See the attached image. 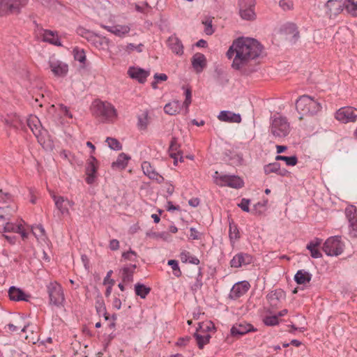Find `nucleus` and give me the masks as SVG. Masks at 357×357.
Returning a JSON list of instances; mask_svg holds the SVG:
<instances>
[{
	"instance_id": "0eeeda50",
	"label": "nucleus",
	"mask_w": 357,
	"mask_h": 357,
	"mask_svg": "<svg viewBox=\"0 0 357 357\" xmlns=\"http://www.w3.org/2000/svg\"><path fill=\"white\" fill-rule=\"evenodd\" d=\"M27 125L38 139V142L40 144L45 143L44 136L46 135L47 131L42 128L40 120L36 116H30L27 119Z\"/></svg>"
},
{
	"instance_id": "a211bd4d",
	"label": "nucleus",
	"mask_w": 357,
	"mask_h": 357,
	"mask_svg": "<svg viewBox=\"0 0 357 357\" xmlns=\"http://www.w3.org/2000/svg\"><path fill=\"white\" fill-rule=\"evenodd\" d=\"M38 34L43 41L58 47L62 46L56 32L48 29H38Z\"/></svg>"
},
{
	"instance_id": "5fc2aeb1",
	"label": "nucleus",
	"mask_w": 357,
	"mask_h": 357,
	"mask_svg": "<svg viewBox=\"0 0 357 357\" xmlns=\"http://www.w3.org/2000/svg\"><path fill=\"white\" fill-rule=\"evenodd\" d=\"M73 52L75 59L82 63H84L86 61V55L84 51L83 50L75 48Z\"/></svg>"
},
{
	"instance_id": "4c0bfd02",
	"label": "nucleus",
	"mask_w": 357,
	"mask_h": 357,
	"mask_svg": "<svg viewBox=\"0 0 357 357\" xmlns=\"http://www.w3.org/2000/svg\"><path fill=\"white\" fill-rule=\"evenodd\" d=\"M20 230V225H16L8 220L3 221L0 223V231L16 233Z\"/></svg>"
},
{
	"instance_id": "6ab92c4d",
	"label": "nucleus",
	"mask_w": 357,
	"mask_h": 357,
	"mask_svg": "<svg viewBox=\"0 0 357 357\" xmlns=\"http://www.w3.org/2000/svg\"><path fill=\"white\" fill-rule=\"evenodd\" d=\"M142 169L144 174L149 176V178L155 180L158 183L164 181V178L155 170L149 162H143Z\"/></svg>"
},
{
	"instance_id": "c9c22d12",
	"label": "nucleus",
	"mask_w": 357,
	"mask_h": 357,
	"mask_svg": "<svg viewBox=\"0 0 357 357\" xmlns=\"http://www.w3.org/2000/svg\"><path fill=\"white\" fill-rule=\"evenodd\" d=\"M194 337L197 341V344L199 349H202L205 344L209 342L211 335L207 333H201L199 330H197L194 334Z\"/></svg>"
},
{
	"instance_id": "393cba45",
	"label": "nucleus",
	"mask_w": 357,
	"mask_h": 357,
	"mask_svg": "<svg viewBox=\"0 0 357 357\" xmlns=\"http://www.w3.org/2000/svg\"><path fill=\"white\" fill-rule=\"evenodd\" d=\"M286 297L285 292L282 289H277L271 291L266 296L268 301L271 305L276 306L280 302L284 300Z\"/></svg>"
},
{
	"instance_id": "e433bc0d",
	"label": "nucleus",
	"mask_w": 357,
	"mask_h": 357,
	"mask_svg": "<svg viewBox=\"0 0 357 357\" xmlns=\"http://www.w3.org/2000/svg\"><path fill=\"white\" fill-rule=\"evenodd\" d=\"M130 158L128 155L124 153H121L119 155L116 160L112 162V166L113 168L116 167L118 169H123L127 166Z\"/></svg>"
},
{
	"instance_id": "c03bdc74",
	"label": "nucleus",
	"mask_w": 357,
	"mask_h": 357,
	"mask_svg": "<svg viewBox=\"0 0 357 357\" xmlns=\"http://www.w3.org/2000/svg\"><path fill=\"white\" fill-rule=\"evenodd\" d=\"M179 147V145L177 142V139L176 137H172V140H171V142H170V146H169V151H170V156L171 158H174V164H176L177 162V155H179L180 153L178 152V153H174V151H176L178 150Z\"/></svg>"
},
{
	"instance_id": "de8ad7c7",
	"label": "nucleus",
	"mask_w": 357,
	"mask_h": 357,
	"mask_svg": "<svg viewBox=\"0 0 357 357\" xmlns=\"http://www.w3.org/2000/svg\"><path fill=\"white\" fill-rule=\"evenodd\" d=\"M185 99L182 105L185 107V114H186L189 112V106L192 102V92L190 89L186 88L185 89Z\"/></svg>"
},
{
	"instance_id": "0e129e2a",
	"label": "nucleus",
	"mask_w": 357,
	"mask_h": 357,
	"mask_svg": "<svg viewBox=\"0 0 357 357\" xmlns=\"http://www.w3.org/2000/svg\"><path fill=\"white\" fill-rule=\"evenodd\" d=\"M190 238L192 240H199L201 238V233L199 232L195 228L191 227L190 229Z\"/></svg>"
},
{
	"instance_id": "72a5a7b5",
	"label": "nucleus",
	"mask_w": 357,
	"mask_h": 357,
	"mask_svg": "<svg viewBox=\"0 0 357 357\" xmlns=\"http://www.w3.org/2000/svg\"><path fill=\"white\" fill-rule=\"evenodd\" d=\"M95 307L98 315L104 316L106 320L109 319L105 304L101 295H98L96 299Z\"/></svg>"
},
{
	"instance_id": "58836bf2",
	"label": "nucleus",
	"mask_w": 357,
	"mask_h": 357,
	"mask_svg": "<svg viewBox=\"0 0 357 357\" xmlns=\"http://www.w3.org/2000/svg\"><path fill=\"white\" fill-rule=\"evenodd\" d=\"M135 291L137 296H139L141 298H145L150 293L151 288L143 284L137 283L135 284Z\"/></svg>"
},
{
	"instance_id": "e2e57ef3",
	"label": "nucleus",
	"mask_w": 357,
	"mask_h": 357,
	"mask_svg": "<svg viewBox=\"0 0 357 357\" xmlns=\"http://www.w3.org/2000/svg\"><path fill=\"white\" fill-rule=\"evenodd\" d=\"M250 202V199L243 198L241 199V202L239 204H238V206L240 207L243 211L249 212L250 211V208H249Z\"/></svg>"
},
{
	"instance_id": "8fccbe9b",
	"label": "nucleus",
	"mask_w": 357,
	"mask_h": 357,
	"mask_svg": "<svg viewBox=\"0 0 357 357\" xmlns=\"http://www.w3.org/2000/svg\"><path fill=\"white\" fill-rule=\"evenodd\" d=\"M167 264L172 267L173 273L176 277L179 278L181 275V271L178 266V261L170 259L168 261Z\"/></svg>"
},
{
	"instance_id": "49530a36",
	"label": "nucleus",
	"mask_w": 357,
	"mask_h": 357,
	"mask_svg": "<svg viewBox=\"0 0 357 357\" xmlns=\"http://www.w3.org/2000/svg\"><path fill=\"white\" fill-rule=\"evenodd\" d=\"M280 164L277 162L266 165L264 167V173L267 175L271 173L278 174V172L280 171Z\"/></svg>"
},
{
	"instance_id": "473e14b6",
	"label": "nucleus",
	"mask_w": 357,
	"mask_h": 357,
	"mask_svg": "<svg viewBox=\"0 0 357 357\" xmlns=\"http://www.w3.org/2000/svg\"><path fill=\"white\" fill-rule=\"evenodd\" d=\"M321 241L319 238H316L314 241H310L307 245V249L310 250L311 257L312 258L318 259L321 257L322 255L320 251L317 249L321 244Z\"/></svg>"
},
{
	"instance_id": "bb28decb",
	"label": "nucleus",
	"mask_w": 357,
	"mask_h": 357,
	"mask_svg": "<svg viewBox=\"0 0 357 357\" xmlns=\"http://www.w3.org/2000/svg\"><path fill=\"white\" fill-rule=\"evenodd\" d=\"M168 46L171 50L177 55L183 54V45L181 40L175 36H172L168 38Z\"/></svg>"
},
{
	"instance_id": "f704fd0d",
	"label": "nucleus",
	"mask_w": 357,
	"mask_h": 357,
	"mask_svg": "<svg viewBox=\"0 0 357 357\" xmlns=\"http://www.w3.org/2000/svg\"><path fill=\"white\" fill-rule=\"evenodd\" d=\"M344 10L352 17H357V0H344Z\"/></svg>"
},
{
	"instance_id": "774afa93",
	"label": "nucleus",
	"mask_w": 357,
	"mask_h": 357,
	"mask_svg": "<svg viewBox=\"0 0 357 357\" xmlns=\"http://www.w3.org/2000/svg\"><path fill=\"white\" fill-rule=\"evenodd\" d=\"M190 337L188 336L180 337L178 340L176 344L178 346H185L188 344V342L190 341Z\"/></svg>"
},
{
	"instance_id": "7ed1b4c3",
	"label": "nucleus",
	"mask_w": 357,
	"mask_h": 357,
	"mask_svg": "<svg viewBox=\"0 0 357 357\" xmlns=\"http://www.w3.org/2000/svg\"><path fill=\"white\" fill-rule=\"evenodd\" d=\"M93 112L102 121H112L116 117V110L109 102L96 100L93 103Z\"/></svg>"
},
{
	"instance_id": "f8f14e48",
	"label": "nucleus",
	"mask_w": 357,
	"mask_h": 357,
	"mask_svg": "<svg viewBox=\"0 0 357 357\" xmlns=\"http://www.w3.org/2000/svg\"><path fill=\"white\" fill-rule=\"evenodd\" d=\"M325 8L326 15L329 18H335L344 10L342 0H328Z\"/></svg>"
},
{
	"instance_id": "7c9ffc66",
	"label": "nucleus",
	"mask_w": 357,
	"mask_h": 357,
	"mask_svg": "<svg viewBox=\"0 0 357 357\" xmlns=\"http://www.w3.org/2000/svg\"><path fill=\"white\" fill-rule=\"evenodd\" d=\"M312 274L308 271L301 269L298 270L294 275V280L298 284H305L312 279Z\"/></svg>"
},
{
	"instance_id": "864d4df0",
	"label": "nucleus",
	"mask_w": 357,
	"mask_h": 357,
	"mask_svg": "<svg viewBox=\"0 0 357 357\" xmlns=\"http://www.w3.org/2000/svg\"><path fill=\"white\" fill-rule=\"evenodd\" d=\"M10 14L9 0H0V15Z\"/></svg>"
},
{
	"instance_id": "4d7b16f0",
	"label": "nucleus",
	"mask_w": 357,
	"mask_h": 357,
	"mask_svg": "<svg viewBox=\"0 0 357 357\" xmlns=\"http://www.w3.org/2000/svg\"><path fill=\"white\" fill-rule=\"evenodd\" d=\"M202 23L204 25V33L208 36L212 35L214 33V29L212 26V20L208 18L203 21Z\"/></svg>"
},
{
	"instance_id": "b1692460",
	"label": "nucleus",
	"mask_w": 357,
	"mask_h": 357,
	"mask_svg": "<svg viewBox=\"0 0 357 357\" xmlns=\"http://www.w3.org/2000/svg\"><path fill=\"white\" fill-rule=\"evenodd\" d=\"M101 26L106 29L107 31L114 34L119 37H123L128 34L130 31V27L128 25L116 24L114 26L101 25Z\"/></svg>"
},
{
	"instance_id": "423d86ee",
	"label": "nucleus",
	"mask_w": 357,
	"mask_h": 357,
	"mask_svg": "<svg viewBox=\"0 0 357 357\" xmlns=\"http://www.w3.org/2000/svg\"><path fill=\"white\" fill-rule=\"evenodd\" d=\"M324 252L328 256L340 255L344 250V244L341 237L335 236L328 238L322 248Z\"/></svg>"
},
{
	"instance_id": "9d476101",
	"label": "nucleus",
	"mask_w": 357,
	"mask_h": 357,
	"mask_svg": "<svg viewBox=\"0 0 357 357\" xmlns=\"http://www.w3.org/2000/svg\"><path fill=\"white\" fill-rule=\"evenodd\" d=\"M215 183L221 186H229L234 188H241L243 186V180L234 175H222L216 177Z\"/></svg>"
},
{
	"instance_id": "09e8293b",
	"label": "nucleus",
	"mask_w": 357,
	"mask_h": 357,
	"mask_svg": "<svg viewBox=\"0 0 357 357\" xmlns=\"http://www.w3.org/2000/svg\"><path fill=\"white\" fill-rule=\"evenodd\" d=\"M106 142H107L108 146L111 149L119 151L122 149L121 143L115 138L107 137Z\"/></svg>"
},
{
	"instance_id": "69168bd1",
	"label": "nucleus",
	"mask_w": 357,
	"mask_h": 357,
	"mask_svg": "<svg viewBox=\"0 0 357 357\" xmlns=\"http://www.w3.org/2000/svg\"><path fill=\"white\" fill-rule=\"evenodd\" d=\"M190 253L186 250H183L180 254V259L183 263H187L190 259Z\"/></svg>"
},
{
	"instance_id": "1a4fd4ad",
	"label": "nucleus",
	"mask_w": 357,
	"mask_h": 357,
	"mask_svg": "<svg viewBox=\"0 0 357 357\" xmlns=\"http://www.w3.org/2000/svg\"><path fill=\"white\" fill-rule=\"evenodd\" d=\"M255 0H239V14L243 20H252L256 15L254 11Z\"/></svg>"
},
{
	"instance_id": "c756f323",
	"label": "nucleus",
	"mask_w": 357,
	"mask_h": 357,
	"mask_svg": "<svg viewBox=\"0 0 357 357\" xmlns=\"http://www.w3.org/2000/svg\"><path fill=\"white\" fill-rule=\"evenodd\" d=\"M183 107L181 101L173 100L165 105L164 111L167 114L175 115L181 112Z\"/></svg>"
},
{
	"instance_id": "9b49d317",
	"label": "nucleus",
	"mask_w": 357,
	"mask_h": 357,
	"mask_svg": "<svg viewBox=\"0 0 357 357\" xmlns=\"http://www.w3.org/2000/svg\"><path fill=\"white\" fill-rule=\"evenodd\" d=\"M345 213L349 222V234L352 238H357V208H347Z\"/></svg>"
},
{
	"instance_id": "13d9d810",
	"label": "nucleus",
	"mask_w": 357,
	"mask_h": 357,
	"mask_svg": "<svg viewBox=\"0 0 357 357\" xmlns=\"http://www.w3.org/2000/svg\"><path fill=\"white\" fill-rule=\"evenodd\" d=\"M137 257V254L130 249L128 252H124L122 253V258L125 260H129L132 261H136Z\"/></svg>"
},
{
	"instance_id": "6e6552de",
	"label": "nucleus",
	"mask_w": 357,
	"mask_h": 357,
	"mask_svg": "<svg viewBox=\"0 0 357 357\" xmlns=\"http://www.w3.org/2000/svg\"><path fill=\"white\" fill-rule=\"evenodd\" d=\"M335 119L343 123L355 122L357 119V109L353 107H343L335 112Z\"/></svg>"
},
{
	"instance_id": "a878e982",
	"label": "nucleus",
	"mask_w": 357,
	"mask_h": 357,
	"mask_svg": "<svg viewBox=\"0 0 357 357\" xmlns=\"http://www.w3.org/2000/svg\"><path fill=\"white\" fill-rule=\"evenodd\" d=\"M192 66L197 73H201L206 66L205 56L202 53H196L192 58Z\"/></svg>"
},
{
	"instance_id": "cd10ccee",
	"label": "nucleus",
	"mask_w": 357,
	"mask_h": 357,
	"mask_svg": "<svg viewBox=\"0 0 357 357\" xmlns=\"http://www.w3.org/2000/svg\"><path fill=\"white\" fill-rule=\"evenodd\" d=\"M136 264H128L120 270L121 278L123 282H131L133 280V274L136 269Z\"/></svg>"
},
{
	"instance_id": "37998d69",
	"label": "nucleus",
	"mask_w": 357,
	"mask_h": 357,
	"mask_svg": "<svg viewBox=\"0 0 357 357\" xmlns=\"http://www.w3.org/2000/svg\"><path fill=\"white\" fill-rule=\"evenodd\" d=\"M229 236L231 241H235L240 238L238 227L233 222L229 223Z\"/></svg>"
},
{
	"instance_id": "338daca9",
	"label": "nucleus",
	"mask_w": 357,
	"mask_h": 357,
	"mask_svg": "<svg viewBox=\"0 0 357 357\" xmlns=\"http://www.w3.org/2000/svg\"><path fill=\"white\" fill-rule=\"evenodd\" d=\"M109 248L112 250H117L119 248V241L116 239H112L109 241Z\"/></svg>"
},
{
	"instance_id": "f257e3e1",
	"label": "nucleus",
	"mask_w": 357,
	"mask_h": 357,
	"mask_svg": "<svg viewBox=\"0 0 357 357\" xmlns=\"http://www.w3.org/2000/svg\"><path fill=\"white\" fill-rule=\"evenodd\" d=\"M262 46L255 39L241 37L234 40L227 52L228 59H232V68L241 70L261 53Z\"/></svg>"
},
{
	"instance_id": "2eb2a0df",
	"label": "nucleus",
	"mask_w": 357,
	"mask_h": 357,
	"mask_svg": "<svg viewBox=\"0 0 357 357\" xmlns=\"http://www.w3.org/2000/svg\"><path fill=\"white\" fill-rule=\"evenodd\" d=\"M96 163V158L93 155H91L87 160L86 166V177L85 180L88 184L93 183L96 178V172L98 169Z\"/></svg>"
},
{
	"instance_id": "680f3d73",
	"label": "nucleus",
	"mask_w": 357,
	"mask_h": 357,
	"mask_svg": "<svg viewBox=\"0 0 357 357\" xmlns=\"http://www.w3.org/2000/svg\"><path fill=\"white\" fill-rule=\"evenodd\" d=\"M212 328H214V325L211 322L200 323L197 330H199V331L201 333H206V331H209Z\"/></svg>"
},
{
	"instance_id": "dca6fc26",
	"label": "nucleus",
	"mask_w": 357,
	"mask_h": 357,
	"mask_svg": "<svg viewBox=\"0 0 357 357\" xmlns=\"http://www.w3.org/2000/svg\"><path fill=\"white\" fill-rule=\"evenodd\" d=\"M52 197L54 202L56 208L59 210V213L62 215H68V206H73L74 202L62 196H56L55 195H52Z\"/></svg>"
},
{
	"instance_id": "6e6d98bb",
	"label": "nucleus",
	"mask_w": 357,
	"mask_h": 357,
	"mask_svg": "<svg viewBox=\"0 0 357 357\" xmlns=\"http://www.w3.org/2000/svg\"><path fill=\"white\" fill-rule=\"evenodd\" d=\"M32 233L38 239H43L45 236V229L40 225L32 227Z\"/></svg>"
},
{
	"instance_id": "5701e85b",
	"label": "nucleus",
	"mask_w": 357,
	"mask_h": 357,
	"mask_svg": "<svg viewBox=\"0 0 357 357\" xmlns=\"http://www.w3.org/2000/svg\"><path fill=\"white\" fill-rule=\"evenodd\" d=\"M128 74L131 78L137 79L139 83H144L146 80L149 73L141 68L130 67Z\"/></svg>"
},
{
	"instance_id": "4be33fe9",
	"label": "nucleus",
	"mask_w": 357,
	"mask_h": 357,
	"mask_svg": "<svg viewBox=\"0 0 357 357\" xmlns=\"http://www.w3.org/2000/svg\"><path fill=\"white\" fill-rule=\"evenodd\" d=\"M8 295L10 299L14 301H29L31 298V296L26 294L22 289L14 286L10 287Z\"/></svg>"
},
{
	"instance_id": "ea45409f",
	"label": "nucleus",
	"mask_w": 357,
	"mask_h": 357,
	"mask_svg": "<svg viewBox=\"0 0 357 357\" xmlns=\"http://www.w3.org/2000/svg\"><path fill=\"white\" fill-rule=\"evenodd\" d=\"M137 126L140 130H146L149 124V112L144 111L141 115L138 116Z\"/></svg>"
},
{
	"instance_id": "2f4dec72",
	"label": "nucleus",
	"mask_w": 357,
	"mask_h": 357,
	"mask_svg": "<svg viewBox=\"0 0 357 357\" xmlns=\"http://www.w3.org/2000/svg\"><path fill=\"white\" fill-rule=\"evenodd\" d=\"M28 0H9L10 14H18L21 9L26 6Z\"/></svg>"
},
{
	"instance_id": "79ce46f5",
	"label": "nucleus",
	"mask_w": 357,
	"mask_h": 357,
	"mask_svg": "<svg viewBox=\"0 0 357 357\" xmlns=\"http://www.w3.org/2000/svg\"><path fill=\"white\" fill-rule=\"evenodd\" d=\"M276 160H282L285 162L287 166H295L298 162V158L296 155L285 156L278 155L275 157Z\"/></svg>"
},
{
	"instance_id": "ddd939ff",
	"label": "nucleus",
	"mask_w": 357,
	"mask_h": 357,
	"mask_svg": "<svg viewBox=\"0 0 357 357\" xmlns=\"http://www.w3.org/2000/svg\"><path fill=\"white\" fill-rule=\"evenodd\" d=\"M254 261L253 257L248 253L239 252L235 255L230 261V266L232 268H240L252 264Z\"/></svg>"
},
{
	"instance_id": "aec40b11",
	"label": "nucleus",
	"mask_w": 357,
	"mask_h": 357,
	"mask_svg": "<svg viewBox=\"0 0 357 357\" xmlns=\"http://www.w3.org/2000/svg\"><path fill=\"white\" fill-rule=\"evenodd\" d=\"M50 67L55 76L65 77L68 72V66L60 61H52Z\"/></svg>"
},
{
	"instance_id": "a19ab883",
	"label": "nucleus",
	"mask_w": 357,
	"mask_h": 357,
	"mask_svg": "<svg viewBox=\"0 0 357 357\" xmlns=\"http://www.w3.org/2000/svg\"><path fill=\"white\" fill-rule=\"evenodd\" d=\"M76 31L79 36L86 38L88 41H92L94 39V38L96 37V36L94 35V33L92 31H91L82 26H79L77 29Z\"/></svg>"
},
{
	"instance_id": "4468645a",
	"label": "nucleus",
	"mask_w": 357,
	"mask_h": 357,
	"mask_svg": "<svg viewBox=\"0 0 357 357\" xmlns=\"http://www.w3.org/2000/svg\"><path fill=\"white\" fill-rule=\"evenodd\" d=\"M250 287L248 281L238 282L234 284L229 292V298L236 300L245 294Z\"/></svg>"
},
{
	"instance_id": "a18cd8bd",
	"label": "nucleus",
	"mask_w": 357,
	"mask_h": 357,
	"mask_svg": "<svg viewBox=\"0 0 357 357\" xmlns=\"http://www.w3.org/2000/svg\"><path fill=\"white\" fill-rule=\"evenodd\" d=\"M202 273L201 268H199L197 276L196 278V280L190 287L191 291L194 294H195L196 292H197L199 290H200L202 289V287L203 286V282H202Z\"/></svg>"
},
{
	"instance_id": "f03ea898",
	"label": "nucleus",
	"mask_w": 357,
	"mask_h": 357,
	"mask_svg": "<svg viewBox=\"0 0 357 357\" xmlns=\"http://www.w3.org/2000/svg\"><path fill=\"white\" fill-rule=\"evenodd\" d=\"M296 109L300 114L299 119L304 116H314L322 109V103L319 99H316L308 95L300 96L296 102Z\"/></svg>"
},
{
	"instance_id": "052dcab7",
	"label": "nucleus",
	"mask_w": 357,
	"mask_h": 357,
	"mask_svg": "<svg viewBox=\"0 0 357 357\" xmlns=\"http://www.w3.org/2000/svg\"><path fill=\"white\" fill-rule=\"evenodd\" d=\"M264 322L266 326H275L278 324V316L273 315L266 317Z\"/></svg>"
},
{
	"instance_id": "412c9836",
	"label": "nucleus",
	"mask_w": 357,
	"mask_h": 357,
	"mask_svg": "<svg viewBox=\"0 0 357 357\" xmlns=\"http://www.w3.org/2000/svg\"><path fill=\"white\" fill-rule=\"evenodd\" d=\"M218 119L222 122L236 123H241L242 120L240 114H236L229 110L221 111L218 116Z\"/></svg>"
},
{
	"instance_id": "20e7f679",
	"label": "nucleus",
	"mask_w": 357,
	"mask_h": 357,
	"mask_svg": "<svg viewBox=\"0 0 357 357\" xmlns=\"http://www.w3.org/2000/svg\"><path fill=\"white\" fill-rule=\"evenodd\" d=\"M290 124L285 116H274L271 118L269 130L274 137H285L290 132Z\"/></svg>"
},
{
	"instance_id": "bf43d9fd",
	"label": "nucleus",
	"mask_w": 357,
	"mask_h": 357,
	"mask_svg": "<svg viewBox=\"0 0 357 357\" xmlns=\"http://www.w3.org/2000/svg\"><path fill=\"white\" fill-rule=\"evenodd\" d=\"M279 6L284 11L292 10L294 8L292 0H280Z\"/></svg>"
},
{
	"instance_id": "3c124183",
	"label": "nucleus",
	"mask_w": 357,
	"mask_h": 357,
	"mask_svg": "<svg viewBox=\"0 0 357 357\" xmlns=\"http://www.w3.org/2000/svg\"><path fill=\"white\" fill-rule=\"evenodd\" d=\"M10 206L0 207V223L3 221L9 220V216L11 215Z\"/></svg>"
},
{
	"instance_id": "f3484780",
	"label": "nucleus",
	"mask_w": 357,
	"mask_h": 357,
	"mask_svg": "<svg viewBox=\"0 0 357 357\" xmlns=\"http://www.w3.org/2000/svg\"><path fill=\"white\" fill-rule=\"evenodd\" d=\"M255 331L256 329L252 324L246 323L245 321H241L234 324L230 332L234 337H241L248 333Z\"/></svg>"
},
{
	"instance_id": "603ef678",
	"label": "nucleus",
	"mask_w": 357,
	"mask_h": 357,
	"mask_svg": "<svg viewBox=\"0 0 357 357\" xmlns=\"http://www.w3.org/2000/svg\"><path fill=\"white\" fill-rule=\"evenodd\" d=\"M142 44H139L137 45L133 44V43H128L126 46L123 47V49L127 52L128 54L131 53L133 51H137V52H142Z\"/></svg>"
},
{
	"instance_id": "39448f33",
	"label": "nucleus",
	"mask_w": 357,
	"mask_h": 357,
	"mask_svg": "<svg viewBox=\"0 0 357 357\" xmlns=\"http://www.w3.org/2000/svg\"><path fill=\"white\" fill-rule=\"evenodd\" d=\"M50 303L57 307L63 306L65 301L63 288L56 282H52L47 286Z\"/></svg>"
},
{
	"instance_id": "c85d7f7f",
	"label": "nucleus",
	"mask_w": 357,
	"mask_h": 357,
	"mask_svg": "<svg viewBox=\"0 0 357 357\" xmlns=\"http://www.w3.org/2000/svg\"><path fill=\"white\" fill-rule=\"evenodd\" d=\"M282 31H283L287 35H291V40L293 43L297 41L299 38V32L298 31L297 26L294 23L287 22L284 24L281 29Z\"/></svg>"
}]
</instances>
